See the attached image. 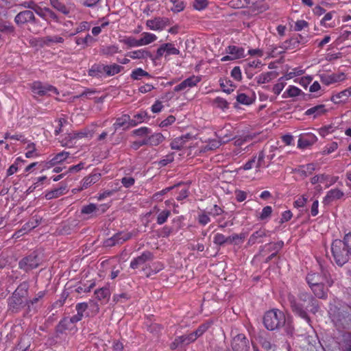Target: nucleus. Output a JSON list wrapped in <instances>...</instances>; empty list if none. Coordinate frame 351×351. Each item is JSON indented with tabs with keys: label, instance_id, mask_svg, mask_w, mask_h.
<instances>
[{
	"label": "nucleus",
	"instance_id": "nucleus-1",
	"mask_svg": "<svg viewBox=\"0 0 351 351\" xmlns=\"http://www.w3.org/2000/svg\"><path fill=\"white\" fill-rule=\"evenodd\" d=\"M287 299L292 312L310 325L311 318L307 313L308 307H312L311 311L314 314L318 311V305L313 296L306 291H301L297 297L293 294H289Z\"/></svg>",
	"mask_w": 351,
	"mask_h": 351
},
{
	"label": "nucleus",
	"instance_id": "nucleus-2",
	"mask_svg": "<svg viewBox=\"0 0 351 351\" xmlns=\"http://www.w3.org/2000/svg\"><path fill=\"white\" fill-rule=\"evenodd\" d=\"M331 252L335 263L342 267L351 257V232L346 234L342 240L335 239L331 244Z\"/></svg>",
	"mask_w": 351,
	"mask_h": 351
},
{
	"label": "nucleus",
	"instance_id": "nucleus-3",
	"mask_svg": "<svg viewBox=\"0 0 351 351\" xmlns=\"http://www.w3.org/2000/svg\"><path fill=\"white\" fill-rule=\"evenodd\" d=\"M29 283L21 282L12 295L8 299V310L12 313H19L25 306L27 308V298L28 296Z\"/></svg>",
	"mask_w": 351,
	"mask_h": 351
},
{
	"label": "nucleus",
	"instance_id": "nucleus-4",
	"mask_svg": "<svg viewBox=\"0 0 351 351\" xmlns=\"http://www.w3.org/2000/svg\"><path fill=\"white\" fill-rule=\"evenodd\" d=\"M263 324L269 330H274L285 326L288 334H292L293 331L292 325L289 322H287L284 313L278 309L266 312L263 317Z\"/></svg>",
	"mask_w": 351,
	"mask_h": 351
},
{
	"label": "nucleus",
	"instance_id": "nucleus-5",
	"mask_svg": "<svg viewBox=\"0 0 351 351\" xmlns=\"http://www.w3.org/2000/svg\"><path fill=\"white\" fill-rule=\"evenodd\" d=\"M331 311L330 317L332 322L338 330L349 328L351 326L350 307H335Z\"/></svg>",
	"mask_w": 351,
	"mask_h": 351
},
{
	"label": "nucleus",
	"instance_id": "nucleus-6",
	"mask_svg": "<svg viewBox=\"0 0 351 351\" xmlns=\"http://www.w3.org/2000/svg\"><path fill=\"white\" fill-rule=\"evenodd\" d=\"M325 351H351V333L343 335L341 341L332 339L326 346Z\"/></svg>",
	"mask_w": 351,
	"mask_h": 351
},
{
	"label": "nucleus",
	"instance_id": "nucleus-7",
	"mask_svg": "<svg viewBox=\"0 0 351 351\" xmlns=\"http://www.w3.org/2000/svg\"><path fill=\"white\" fill-rule=\"evenodd\" d=\"M306 279L309 287L321 282H326L328 287L332 286L333 284L329 271L325 269H322L321 274L317 273L308 274Z\"/></svg>",
	"mask_w": 351,
	"mask_h": 351
},
{
	"label": "nucleus",
	"instance_id": "nucleus-8",
	"mask_svg": "<svg viewBox=\"0 0 351 351\" xmlns=\"http://www.w3.org/2000/svg\"><path fill=\"white\" fill-rule=\"evenodd\" d=\"M31 89L32 93L38 96H51L53 94H59L55 86L39 81L34 82L31 85Z\"/></svg>",
	"mask_w": 351,
	"mask_h": 351
},
{
	"label": "nucleus",
	"instance_id": "nucleus-9",
	"mask_svg": "<svg viewBox=\"0 0 351 351\" xmlns=\"http://www.w3.org/2000/svg\"><path fill=\"white\" fill-rule=\"evenodd\" d=\"M40 263V258L36 252H33L28 256L23 258L19 263V267L28 272L34 269L37 268Z\"/></svg>",
	"mask_w": 351,
	"mask_h": 351
},
{
	"label": "nucleus",
	"instance_id": "nucleus-10",
	"mask_svg": "<svg viewBox=\"0 0 351 351\" xmlns=\"http://www.w3.org/2000/svg\"><path fill=\"white\" fill-rule=\"evenodd\" d=\"M231 348L233 351H249L250 341L243 334H238L231 341Z\"/></svg>",
	"mask_w": 351,
	"mask_h": 351
},
{
	"label": "nucleus",
	"instance_id": "nucleus-11",
	"mask_svg": "<svg viewBox=\"0 0 351 351\" xmlns=\"http://www.w3.org/2000/svg\"><path fill=\"white\" fill-rule=\"evenodd\" d=\"M154 254L149 251H144L140 256L133 258L130 264V268L135 269L143 265L146 262L152 261Z\"/></svg>",
	"mask_w": 351,
	"mask_h": 351
},
{
	"label": "nucleus",
	"instance_id": "nucleus-12",
	"mask_svg": "<svg viewBox=\"0 0 351 351\" xmlns=\"http://www.w3.org/2000/svg\"><path fill=\"white\" fill-rule=\"evenodd\" d=\"M202 80L201 76L192 75L184 81H182L180 84L176 86L173 88L175 92H180L186 89H189L193 88Z\"/></svg>",
	"mask_w": 351,
	"mask_h": 351
},
{
	"label": "nucleus",
	"instance_id": "nucleus-13",
	"mask_svg": "<svg viewBox=\"0 0 351 351\" xmlns=\"http://www.w3.org/2000/svg\"><path fill=\"white\" fill-rule=\"evenodd\" d=\"M14 21L19 25H22L27 23H36L35 16L32 10H24L20 12L15 16Z\"/></svg>",
	"mask_w": 351,
	"mask_h": 351
},
{
	"label": "nucleus",
	"instance_id": "nucleus-14",
	"mask_svg": "<svg viewBox=\"0 0 351 351\" xmlns=\"http://www.w3.org/2000/svg\"><path fill=\"white\" fill-rule=\"evenodd\" d=\"M50 5L64 15H69L73 10V4L71 3H64L60 0H49Z\"/></svg>",
	"mask_w": 351,
	"mask_h": 351
},
{
	"label": "nucleus",
	"instance_id": "nucleus-15",
	"mask_svg": "<svg viewBox=\"0 0 351 351\" xmlns=\"http://www.w3.org/2000/svg\"><path fill=\"white\" fill-rule=\"evenodd\" d=\"M107 207L105 205L97 206L95 204H89L82 208L81 213L85 215H99L106 212Z\"/></svg>",
	"mask_w": 351,
	"mask_h": 351
},
{
	"label": "nucleus",
	"instance_id": "nucleus-16",
	"mask_svg": "<svg viewBox=\"0 0 351 351\" xmlns=\"http://www.w3.org/2000/svg\"><path fill=\"white\" fill-rule=\"evenodd\" d=\"M315 170V165L308 163L304 165H300L297 168L292 169V173L298 174L302 179H304L311 175Z\"/></svg>",
	"mask_w": 351,
	"mask_h": 351
},
{
	"label": "nucleus",
	"instance_id": "nucleus-17",
	"mask_svg": "<svg viewBox=\"0 0 351 351\" xmlns=\"http://www.w3.org/2000/svg\"><path fill=\"white\" fill-rule=\"evenodd\" d=\"M45 291H39L36 295L32 300H27V308H26V313H35L38 311V303L45 296Z\"/></svg>",
	"mask_w": 351,
	"mask_h": 351
},
{
	"label": "nucleus",
	"instance_id": "nucleus-18",
	"mask_svg": "<svg viewBox=\"0 0 351 351\" xmlns=\"http://www.w3.org/2000/svg\"><path fill=\"white\" fill-rule=\"evenodd\" d=\"M88 75L98 79L105 77V65L103 64H93L88 70Z\"/></svg>",
	"mask_w": 351,
	"mask_h": 351
},
{
	"label": "nucleus",
	"instance_id": "nucleus-19",
	"mask_svg": "<svg viewBox=\"0 0 351 351\" xmlns=\"http://www.w3.org/2000/svg\"><path fill=\"white\" fill-rule=\"evenodd\" d=\"M344 195V193L339 189H332L328 191L324 197L323 202L325 204H330L336 199H341Z\"/></svg>",
	"mask_w": 351,
	"mask_h": 351
},
{
	"label": "nucleus",
	"instance_id": "nucleus-20",
	"mask_svg": "<svg viewBox=\"0 0 351 351\" xmlns=\"http://www.w3.org/2000/svg\"><path fill=\"white\" fill-rule=\"evenodd\" d=\"M127 56L130 57L132 59H145L150 58L152 60H154V56L151 53L150 51L145 49H141L135 50L133 51H130L127 54Z\"/></svg>",
	"mask_w": 351,
	"mask_h": 351
},
{
	"label": "nucleus",
	"instance_id": "nucleus-21",
	"mask_svg": "<svg viewBox=\"0 0 351 351\" xmlns=\"http://www.w3.org/2000/svg\"><path fill=\"white\" fill-rule=\"evenodd\" d=\"M130 122V117L128 114H123L121 117L116 119L112 126L115 131L120 128H123L124 130H126L132 127Z\"/></svg>",
	"mask_w": 351,
	"mask_h": 351
},
{
	"label": "nucleus",
	"instance_id": "nucleus-22",
	"mask_svg": "<svg viewBox=\"0 0 351 351\" xmlns=\"http://www.w3.org/2000/svg\"><path fill=\"white\" fill-rule=\"evenodd\" d=\"M226 51L234 60L245 57V50L241 47L230 45L226 49Z\"/></svg>",
	"mask_w": 351,
	"mask_h": 351
},
{
	"label": "nucleus",
	"instance_id": "nucleus-23",
	"mask_svg": "<svg viewBox=\"0 0 351 351\" xmlns=\"http://www.w3.org/2000/svg\"><path fill=\"white\" fill-rule=\"evenodd\" d=\"M324 283L321 282L310 287L315 297L319 299H326L327 298L328 289L325 287Z\"/></svg>",
	"mask_w": 351,
	"mask_h": 351
},
{
	"label": "nucleus",
	"instance_id": "nucleus-24",
	"mask_svg": "<svg viewBox=\"0 0 351 351\" xmlns=\"http://www.w3.org/2000/svg\"><path fill=\"white\" fill-rule=\"evenodd\" d=\"M327 110L324 104H319L308 108L304 113L307 116H313L315 119L322 114H325Z\"/></svg>",
	"mask_w": 351,
	"mask_h": 351
},
{
	"label": "nucleus",
	"instance_id": "nucleus-25",
	"mask_svg": "<svg viewBox=\"0 0 351 351\" xmlns=\"http://www.w3.org/2000/svg\"><path fill=\"white\" fill-rule=\"evenodd\" d=\"M278 73L276 71H268L266 73H263L258 76L256 77L255 80L256 82L259 84H266L271 82L272 80L277 77Z\"/></svg>",
	"mask_w": 351,
	"mask_h": 351
},
{
	"label": "nucleus",
	"instance_id": "nucleus-26",
	"mask_svg": "<svg viewBox=\"0 0 351 351\" xmlns=\"http://www.w3.org/2000/svg\"><path fill=\"white\" fill-rule=\"evenodd\" d=\"M67 191H68V189H67L66 186L62 185L59 188L47 191L45 193V198L47 199H52L58 198L60 196H61L64 194H66Z\"/></svg>",
	"mask_w": 351,
	"mask_h": 351
},
{
	"label": "nucleus",
	"instance_id": "nucleus-27",
	"mask_svg": "<svg viewBox=\"0 0 351 351\" xmlns=\"http://www.w3.org/2000/svg\"><path fill=\"white\" fill-rule=\"evenodd\" d=\"M154 210L158 213L156 223L158 225L164 224L171 215V210L167 209L160 210L157 206H154Z\"/></svg>",
	"mask_w": 351,
	"mask_h": 351
},
{
	"label": "nucleus",
	"instance_id": "nucleus-28",
	"mask_svg": "<svg viewBox=\"0 0 351 351\" xmlns=\"http://www.w3.org/2000/svg\"><path fill=\"white\" fill-rule=\"evenodd\" d=\"M74 324L71 322L69 317H64L60 321L56 326V332L62 334L67 330H71Z\"/></svg>",
	"mask_w": 351,
	"mask_h": 351
},
{
	"label": "nucleus",
	"instance_id": "nucleus-29",
	"mask_svg": "<svg viewBox=\"0 0 351 351\" xmlns=\"http://www.w3.org/2000/svg\"><path fill=\"white\" fill-rule=\"evenodd\" d=\"M317 141V137L313 135H307L306 136H301L298 139V146L300 148H306L313 145Z\"/></svg>",
	"mask_w": 351,
	"mask_h": 351
},
{
	"label": "nucleus",
	"instance_id": "nucleus-30",
	"mask_svg": "<svg viewBox=\"0 0 351 351\" xmlns=\"http://www.w3.org/2000/svg\"><path fill=\"white\" fill-rule=\"evenodd\" d=\"M300 45V41L298 40L297 38L294 37L291 38L290 39L286 40L283 43L280 45V49H282L285 52L287 50L294 49L298 47Z\"/></svg>",
	"mask_w": 351,
	"mask_h": 351
},
{
	"label": "nucleus",
	"instance_id": "nucleus-31",
	"mask_svg": "<svg viewBox=\"0 0 351 351\" xmlns=\"http://www.w3.org/2000/svg\"><path fill=\"white\" fill-rule=\"evenodd\" d=\"M164 268L163 265L160 262H156L152 263V265L149 267L146 266L145 268H143V271H145L146 276L149 277L152 274H156L159 272Z\"/></svg>",
	"mask_w": 351,
	"mask_h": 351
},
{
	"label": "nucleus",
	"instance_id": "nucleus-32",
	"mask_svg": "<svg viewBox=\"0 0 351 351\" xmlns=\"http://www.w3.org/2000/svg\"><path fill=\"white\" fill-rule=\"evenodd\" d=\"M213 322L212 320H208L199 325L197 330L192 332L195 339H197L198 337L203 335L213 325Z\"/></svg>",
	"mask_w": 351,
	"mask_h": 351
},
{
	"label": "nucleus",
	"instance_id": "nucleus-33",
	"mask_svg": "<svg viewBox=\"0 0 351 351\" xmlns=\"http://www.w3.org/2000/svg\"><path fill=\"white\" fill-rule=\"evenodd\" d=\"M350 99L349 96V88L343 90L340 93L332 96L331 101L335 104H339L341 102H346Z\"/></svg>",
	"mask_w": 351,
	"mask_h": 351
},
{
	"label": "nucleus",
	"instance_id": "nucleus-34",
	"mask_svg": "<svg viewBox=\"0 0 351 351\" xmlns=\"http://www.w3.org/2000/svg\"><path fill=\"white\" fill-rule=\"evenodd\" d=\"M147 119V113L145 111H140L134 114L133 118H130V125L134 127L139 123L144 122Z\"/></svg>",
	"mask_w": 351,
	"mask_h": 351
},
{
	"label": "nucleus",
	"instance_id": "nucleus-35",
	"mask_svg": "<svg viewBox=\"0 0 351 351\" xmlns=\"http://www.w3.org/2000/svg\"><path fill=\"white\" fill-rule=\"evenodd\" d=\"M141 36L140 43L141 46L149 45L157 40V36L149 32H143Z\"/></svg>",
	"mask_w": 351,
	"mask_h": 351
},
{
	"label": "nucleus",
	"instance_id": "nucleus-36",
	"mask_svg": "<svg viewBox=\"0 0 351 351\" xmlns=\"http://www.w3.org/2000/svg\"><path fill=\"white\" fill-rule=\"evenodd\" d=\"M100 176L99 173H94L84 178L82 180V189H87L91 184L96 183L99 180Z\"/></svg>",
	"mask_w": 351,
	"mask_h": 351
},
{
	"label": "nucleus",
	"instance_id": "nucleus-37",
	"mask_svg": "<svg viewBox=\"0 0 351 351\" xmlns=\"http://www.w3.org/2000/svg\"><path fill=\"white\" fill-rule=\"evenodd\" d=\"M130 77L134 80H139L143 77L148 78L152 77V76L148 72L144 71L141 68L134 69L130 74Z\"/></svg>",
	"mask_w": 351,
	"mask_h": 351
},
{
	"label": "nucleus",
	"instance_id": "nucleus-38",
	"mask_svg": "<svg viewBox=\"0 0 351 351\" xmlns=\"http://www.w3.org/2000/svg\"><path fill=\"white\" fill-rule=\"evenodd\" d=\"M122 69L123 66L117 64L105 65L106 77L113 76L115 74L120 73Z\"/></svg>",
	"mask_w": 351,
	"mask_h": 351
},
{
	"label": "nucleus",
	"instance_id": "nucleus-39",
	"mask_svg": "<svg viewBox=\"0 0 351 351\" xmlns=\"http://www.w3.org/2000/svg\"><path fill=\"white\" fill-rule=\"evenodd\" d=\"M146 25L151 30H161L164 27L162 21L160 19L147 20Z\"/></svg>",
	"mask_w": 351,
	"mask_h": 351
},
{
	"label": "nucleus",
	"instance_id": "nucleus-40",
	"mask_svg": "<svg viewBox=\"0 0 351 351\" xmlns=\"http://www.w3.org/2000/svg\"><path fill=\"white\" fill-rule=\"evenodd\" d=\"M282 49H280V45H269L267 47V54L269 57L275 58L283 53Z\"/></svg>",
	"mask_w": 351,
	"mask_h": 351
},
{
	"label": "nucleus",
	"instance_id": "nucleus-41",
	"mask_svg": "<svg viewBox=\"0 0 351 351\" xmlns=\"http://www.w3.org/2000/svg\"><path fill=\"white\" fill-rule=\"evenodd\" d=\"M266 236V231L265 230L260 229L256 232H254L252 234L250 235L248 239V244L254 245L256 242H260L258 239Z\"/></svg>",
	"mask_w": 351,
	"mask_h": 351
},
{
	"label": "nucleus",
	"instance_id": "nucleus-42",
	"mask_svg": "<svg viewBox=\"0 0 351 351\" xmlns=\"http://www.w3.org/2000/svg\"><path fill=\"white\" fill-rule=\"evenodd\" d=\"M95 295L99 300L105 299L108 300L110 296V291L108 287H104L101 289L95 290Z\"/></svg>",
	"mask_w": 351,
	"mask_h": 351
},
{
	"label": "nucleus",
	"instance_id": "nucleus-43",
	"mask_svg": "<svg viewBox=\"0 0 351 351\" xmlns=\"http://www.w3.org/2000/svg\"><path fill=\"white\" fill-rule=\"evenodd\" d=\"M186 139V136L176 138L170 144L171 148L175 150H180L182 147H184Z\"/></svg>",
	"mask_w": 351,
	"mask_h": 351
},
{
	"label": "nucleus",
	"instance_id": "nucleus-44",
	"mask_svg": "<svg viewBox=\"0 0 351 351\" xmlns=\"http://www.w3.org/2000/svg\"><path fill=\"white\" fill-rule=\"evenodd\" d=\"M149 140H150V142H149L150 147L157 146L163 142V141L165 140V137L160 132H156V133L152 132L150 134Z\"/></svg>",
	"mask_w": 351,
	"mask_h": 351
},
{
	"label": "nucleus",
	"instance_id": "nucleus-45",
	"mask_svg": "<svg viewBox=\"0 0 351 351\" xmlns=\"http://www.w3.org/2000/svg\"><path fill=\"white\" fill-rule=\"evenodd\" d=\"M64 38L61 36H47L43 38V43L47 46H50L52 44L62 43Z\"/></svg>",
	"mask_w": 351,
	"mask_h": 351
},
{
	"label": "nucleus",
	"instance_id": "nucleus-46",
	"mask_svg": "<svg viewBox=\"0 0 351 351\" xmlns=\"http://www.w3.org/2000/svg\"><path fill=\"white\" fill-rule=\"evenodd\" d=\"M336 14L335 11H330L329 12H327L325 14L324 16L320 21V25L325 27H333L335 26V23H331L329 24H327L326 22L332 20L334 15Z\"/></svg>",
	"mask_w": 351,
	"mask_h": 351
},
{
	"label": "nucleus",
	"instance_id": "nucleus-47",
	"mask_svg": "<svg viewBox=\"0 0 351 351\" xmlns=\"http://www.w3.org/2000/svg\"><path fill=\"white\" fill-rule=\"evenodd\" d=\"M301 90L294 86H289L287 90L283 93L282 97L287 98V97H296L300 95Z\"/></svg>",
	"mask_w": 351,
	"mask_h": 351
},
{
	"label": "nucleus",
	"instance_id": "nucleus-48",
	"mask_svg": "<svg viewBox=\"0 0 351 351\" xmlns=\"http://www.w3.org/2000/svg\"><path fill=\"white\" fill-rule=\"evenodd\" d=\"M196 340L193 334L191 332L188 335H184L177 337V341H180L181 345H188L194 342Z\"/></svg>",
	"mask_w": 351,
	"mask_h": 351
},
{
	"label": "nucleus",
	"instance_id": "nucleus-49",
	"mask_svg": "<svg viewBox=\"0 0 351 351\" xmlns=\"http://www.w3.org/2000/svg\"><path fill=\"white\" fill-rule=\"evenodd\" d=\"M213 104L218 108L223 110L228 109L229 107L228 102L221 97H217L213 101Z\"/></svg>",
	"mask_w": 351,
	"mask_h": 351
},
{
	"label": "nucleus",
	"instance_id": "nucleus-50",
	"mask_svg": "<svg viewBox=\"0 0 351 351\" xmlns=\"http://www.w3.org/2000/svg\"><path fill=\"white\" fill-rule=\"evenodd\" d=\"M69 153L67 152H61L57 154L51 160V162L52 165H56L64 161L69 156Z\"/></svg>",
	"mask_w": 351,
	"mask_h": 351
},
{
	"label": "nucleus",
	"instance_id": "nucleus-51",
	"mask_svg": "<svg viewBox=\"0 0 351 351\" xmlns=\"http://www.w3.org/2000/svg\"><path fill=\"white\" fill-rule=\"evenodd\" d=\"M122 42L130 47H141L140 39H136L132 36L125 37L122 40Z\"/></svg>",
	"mask_w": 351,
	"mask_h": 351
},
{
	"label": "nucleus",
	"instance_id": "nucleus-52",
	"mask_svg": "<svg viewBox=\"0 0 351 351\" xmlns=\"http://www.w3.org/2000/svg\"><path fill=\"white\" fill-rule=\"evenodd\" d=\"M237 101L239 104L249 106L254 101V99L250 97L245 93H240L237 96Z\"/></svg>",
	"mask_w": 351,
	"mask_h": 351
},
{
	"label": "nucleus",
	"instance_id": "nucleus-53",
	"mask_svg": "<svg viewBox=\"0 0 351 351\" xmlns=\"http://www.w3.org/2000/svg\"><path fill=\"white\" fill-rule=\"evenodd\" d=\"M152 133V130L147 127H141L132 131V134L135 136L142 138Z\"/></svg>",
	"mask_w": 351,
	"mask_h": 351
},
{
	"label": "nucleus",
	"instance_id": "nucleus-54",
	"mask_svg": "<svg viewBox=\"0 0 351 351\" xmlns=\"http://www.w3.org/2000/svg\"><path fill=\"white\" fill-rule=\"evenodd\" d=\"M173 3V7L171 10L174 12H180L182 11L186 7V3L180 0H170Z\"/></svg>",
	"mask_w": 351,
	"mask_h": 351
},
{
	"label": "nucleus",
	"instance_id": "nucleus-55",
	"mask_svg": "<svg viewBox=\"0 0 351 351\" xmlns=\"http://www.w3.org/2000/svg\"><path fill=\"white\" fill-rule=\"evenodd\" d=\"M249 3V0H232L229 4L232 8L239 9L247 7Z\"/></svg>",
	"mask_w": 351,
	"mask_h": 351
},
{
	"label": "nucleus",
	"instance_id": "nucleus-56",
	"mask_svg": "<svg viewBox=\"0 0 351 351\" xmlns=\"http://www.w3.org/2000/svg\"><path fill=\"white\" fill-rule=\"evenodd\" d=\"M208 212L206 213L205 211L202 212L198 215L197 221L202 226H206L210 221V218L209 217Z\"/></svg>",
	"mask_w": 351,
	"mask_h": 351
},
{
	"label": "nucleus",
	"instance_id": "nucleus-57",
	"mask_svg": "<svg viewBox=\"0 0 351 351\" xmlns=\"http://www.w3.org/2000/svg\"><path fill=\"white\" fill-rule=\"evenodd\" d=\"M208 5V0H195L193 5V8L198 11L204 10Z\"/></svg>",
	"mask_w": 351,
	"mask_h": 351
},
{
	"label": "nucleus",
	"instance_id": "nucleus-58",
	"mask_svg": "<svg viewBox=\"0 0 351 351\" xmlns=\"http://www.w3.org/2000/svg\"><path fill=\"white\" fill-rule=\"evenodd\" d=\"M101 52L106 56H113L119 52V47L117 45H110L102 49Z\"/></svg>",
	"mask_w": 351,
	"mask_h": 351
},
{
	"label": "nucleus",
	"instance_id": "nucleus-59",
	"mask_svg": "<svg viewBox=\"0 0 351 351\" xmlns=\"http://www.w3.org/2000/svg\"><path fill=\"white\" fill-rule=\"evenodd\" d=\"M165 48L166 51V56L178 55L180 53L179 49L176 48L173 43H165Z\"/></svg>",
	"mask_w": 351,
	"mask_h": 351
},
{
	"label": "nucleus",
	"instance_id": "nucleus-60",
	"mask_svg": "<svg viewBox=\"0 0 351 351\" xmlns=\"http://www.w3.org/2000/svg\"><path fill=\"white\" fill-rule=\"evenodd\" d=\"M286 86V82H284V77H280L278 80V82L273 87V92L278 95Z\"/></svg>",
	"mask_w": 351,
	"mask_h": 351
},
{
	"label": "nucleus",
	"instance_id": "nucleus-61",
	"mask_svg": "<svg viewBox=\"0 0 351 351\" xmlns=\"http://www.w3.org/2000/svg\"><path fill=\"white\" fill-rule=\"evenodd\" d=\"M174 188V186H169V187H167L156 193H154L153 195V199L155 200V201H158V202H160L162 200V196L164 195H165L167 193H168L169 191H170L171 190H172Z\"/></svg>",
	"mask_w": 351,
	"mask_h": 351
},
{
	"label": "nucleus",
	"instance_id": "nucleus-62",
	"mask_svg": "<svg viewBox=\"0 0 351 351\" xmlns=\"http://www.w3.org/2000/svg\"><path fill=\"white\" fill-rule=\"evenodd\" d=\"M272 208L270 206H265L262 212L260 213L259 219L261 220H265L270 217L271 213H272Z\"/></svg>",
	"mask_w": 351,
	"mask_h": 351
},
{
	"label": "nucleus",
	"instance_id": "nucleus-63",
	"mask_svg": "<svg viewBox=\"0 0 351 351\" xmlns=\"http://www.w3.org/2000/svg\"><path fill=\"white\" fill-rule=\"evenodd\" d=\"M130 298V297L126 293H121L119 294H114L113 295V301L116 303L121 302L123 303L128 300Z\"/></svg>",
	"mask_w": 351,
	"mask_h": 351
},
{
	"label": "nucleus",
	"instance_id": "nucleus-64",
	"mask_svg": "<svg viewBox=\"0 0 351 351\" xmlns=\"http://www.w3.org/2000/svg\"><path fill=\"white\" fill-rule=\"evenodd\" d=\"M93 40V37L90 34H87L85 38H76L75 43L77 45H87L88 44L92 43Z\"/></svg>",
	"mask_w": 351,
	"mask_h": 351
}]
</instances>
